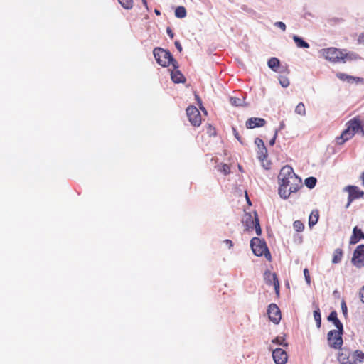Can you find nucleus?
Masks as SVG:
<instances>
[{"label": "nucleus", "mask_w": 364, "mask_h": 364, "mask_svg": "<svg viewBox=\"0 0 364 364\" xmlns=\"http://www.w3.org/2000/svg\"><path fill=\"white\" fill-rule=\"evenodd\" d=\"M156 62L163 67L172 65L176 69L178 68V62L173 58L170 51L161 48H156L153 51Z\"/></svg>", "instance_id": "obj_1"}, {"label": "nucleus", "mask_w": 364, "mask_h": 364, "mask_svg": "<svg viewBox=\"0 0 364 364\" xmlns=\"http://www.w3.org/2000/svg\"><path fill=\"white\" fill-rule=\"evenodd\" d=\"M301 187V183L297 184V181L287 179L279 181V195L281 198L287 199L291 193H295Z\"/></svg>", "instance_id": "obj_2"}, {"label": "nucleus", "mask_w": 364, "mask_h": 364, "mask_svg": "<svg viewBox=\"0 0 364 364\" xmlns=\"http://www.w3.org/2000/svg\"><path fill=\"white\" fill-rule=\"evenodd\" d=\"M250 246L253 253L256 256L264 255L267 259H271L270 252L266 242L258 237H253L250 241Z\"/></svg>", "instance_id": "obj_3"}, {"label": "nucleus", "mask_w": 364, "mask_h": 364, "mask_svg": "<svg viewBox=\"0 0 364 364\" xmlns=\"http://www.w3.org/2000/svg\"><path fill=\"white\" fill-rule=\"evenodd\" d=\"M242 223L246 226L247 230L255 228L256 234L259 236L262 234V229L259 225V220L257 213L254 212V216L250 213H245L242 220Z\"/></svg>", "instance_id": "obj_4"}, {"label": "nucleus", "mask_w": 364, "mask_h": 364, "mask_svg": "<svg viewBox=\"0 0 364 364\" xmlns=\"http://www.w3.org/2000/svg\"><path fill=\"white\" fill-rule=\"evenodd\" d=\"M343 328L339 330H331L327 335L328 345L335 349L341 348L343 344L342 335Z\"/></svg>", "instance_id": "obj_5"}, {"label": "nucleus", "mask_w": 364, "mask_h": 364, "mask_svg": "<svg viewBox=\"0 0 364 364\" xmlns=\"http://www.w3.org/2000/svg\"><path fill=\"white\" fill-rule=\"evenodd\" d=\"M341 364H364V353L360 350H355L348 357L341 355L338 358Z\"/></svg>", "instance_id": "obj_6"}, {"label": "nucleus", "mask_w": 364, "mask_h": 364, "mask_svg": "<svg viewBox=\"0 0 364 364\" xmlns=\"http://www.w3.org/2000/svg\"><path fill=\"white\" fill-rule=\"evenodd\" d=\"M320 53L326 60L333 63L341 62L342 58V50L336 48L321 49Z\"/></svg>", "instance_id": "obj_7"}, {"label": "nucleus", "mask_w": 364, "mask_h": 364, "mask_svg": "<svg viewBox=\"0 0 364 364\" xmlns=\"http://www.w3.org/2000/svg\"><path fill=\"white\" fill-rule=\"evenodd\" d=\"M287 179L296 181H297V184H299V183H301V178L295 174L293 168L288 165L284 166V167L282 168L278 176L279 182L284 181Z\"/></svg>", "instance_id": "obj_8"}, {"label": "nucleus", "mask_w": 364, "mask_h": 364, "mask_svg": "<svg viewBox=\"0 0 364 364\" xmlns=\"http://www.w3.org/2000/svg\"><path fill=\"white\" fill-rule=\"evenodd\" d=\"M186 114L192 125L198 127L201 123V115L198 109L193 105L186 109Z\"/></svg>", "instance_id": "obj_9"}, {"label": "nucleus", "mask_w": 364, "mask_h": 364, "mask_svg": "<svg viewBox=\"0 0 364 364\" xmlns=\"http://www.w3.org/2000/svg\"><path fill=\"white\" fill-rule=\"evenodd\" d=\"M352 263L358 268L364 267V245H359L354 250Z\"/></svg>", "instance_id": "obj_10"}, {"label": "nucleus", "mask_w": 364, "mask_h": 364, "mask_svg": "<svg viewBox=\"0 0 364 364\" xmlns=\"http://www.w3.org/2000/svg\"><path fill=\"white\" fill-rule=\"evenodd\" d=\"M345 190L348 192V202L346 207H348L353 200L363 198L364 196V191L360 190L355 186H348L345 188Z\"/></svg>", "instance_id": "obj_11"}, {"label": "nucleus", "mask_w": 364, "mask_h": 364, "mask_svg": "<svg viewBox=\"0 0 364 364\" xmlns=\"http://www.w3.org/2000/svg\"><path fill=\"white\" fill-rule=\"evenodd\" d=\"M267 314L271 321L274 323H279L281 320V312L275 304H271L268 306Z\"/></svg>", "instance_id": "obj_12"}, {"label": "nucleus", "mask_w": 364, "mask_h": 364, "mask_svg": "<svg viewBox=\"0 0 364 364\" xmlns=\"http://www.w3.org/2000/svg\"><path fill=\"white\" fill-rule=\"evenodd\" d=\"M272 357L276 364H285L287 361L286 351L279 348L272 351Z\"/></svg>", "instance_id": "obj_13"}, {"label": "nucleus", "mask_w": 364, "mask_h": 364, "mask_svg": "<svg viewBox=\"0 0 364 364\" xmlns=\"http://www.w3.org/2000/svg\"><path fill=\"white\" fill-rule=\"evenodd\" d=\"M255 144L257 145L259 151H258V155H259V159L260 161H264L267 157V149L264 145V143L262 139L259 138H256L255 139Z\"/></svg>", "instance_id": "obj_14"}, {"label": "nucleus", "mask_w": 364, "mask_h": 364, "mask_svg": "<svg viewBox=\"0 0 364 364\" xmlns=\"http://www.w3.org/2000/svg\"><path fill=\"white\" fill-rule=\"evenodd\" d=\"M266 121L262 118L251 117L247 120L246 127L247 129H254L263 127Z\"/></svg>", "instance_id": "obj_15"}, {"label": "nucleus", "mask_w": 364, "mask_h": 364, "mask_svg": "<svg viewBox=\"0 0 364 364\" xmlns=\"http://www.w3.org/2000/svg\"><path fill=\"white\" fill-rule=\"evenodd\" d=\"M353 136V132H352V131L347 126V128L342 132L341 136L336 138V143L339 145H341L347 140L351 139Z\"/></svg>", "instance_id": "obj_16"}, {"label": "nucleus", "mask_w": 364, "mask_h": 364, "mask_svg": "<svg viewBox=\"0 0 364 364\" xmlns=\"http://www.w3.org/2000/svg\"><path fill=\"white\" fill-rule=\"evenodd\" d=\"M347 126L355 134L356 133H359L360 129H361L362 124L358 117H354L348 122Z\"/></svg>", "instance_id": "obj_17"}, {"label": "nucleus", "mask_w": 364, "mask_h": 364, "mask_svg": "<svg viewBox=\"0 0 364 364\" xmlns=\"http://www.w3.org/2000/svg\"><path fill=\"white\" fill-rule=\"evenodd\" d=\"M360 239H364V233L363 231L355 226L353 230V234L350 237V243L356 244Z\"/></svg>", "instance_id": "obj_18"}, {"label": "nucleus", "mask_w": 364, "mask_h": 364, "mask_svg": "<svg viewBox=\"0 0 364 364\" xmlns=\"http://www.w3.org/2000/svg\"><path fill=\"white\" fill-rule=\"evenodd\" d=\"M171 77L174 83H183L186 80L184 75L177 68L171 73Z\"/></svg>", "instance_id": "obj_19"}, {"label": "nucleus", "mask_w": 364, "mask_h": 364, "mask_svg": "<svg viewBox=\"0 0 364 364\" xmlns=\"http://www.w3.org/2000/svg\"><path fill=\"white\" fill-rule=\"evenodd\" d=\"M328 320L329 321H331L334 324L335 327L337 329L341 330V329H342V328H343V323L338 318L336 311H331L328 316Z\"/></svg>", "instance_id": "obj_20"}, {"label": "nucleus", "mask_w": 364, "mask_h": 364, "mask_svg": "<svg viewBox=\"0 0 364 364\" xmlns=\"http://www.w3.org/2000/svg\"><path fill=\"white\" fill-rule=\"evenodd\" d=\"M358 58L359 55L355 53H346V50H342V58H341V62L346 63L348 61L358 60Z\"/></svg>", "instance_id": "obj_21"}, {"label": "nucleus", "mask_w": 364, "mask_h": 364, "mask_svg": "<svg viewBox=\"0 0 364 364\" xmlns=\"http://www.w3.org/2000/svg\"><path fill=\"white\" fill-rule=\"evenodd\" d=\"M293 40L298 48H309V44L305 41L301 37L294 35Z\"/></svg>", "instance_id": "obj_22"}, {"label": "nucleus", "mask_w": 364, "mask_h": 364, "mask_svg": "<svg viewBox=\"0 0 364 364\" xmlns=\"http://www.w3.org/2000/svg\"><path fill=\"white\" fill-rule=\"evenodd\" d=\"M267 65L271 70L277 72L280 66V61L277 58L272 57L268 60Z\"/></svg>", "instance_id": "obj_23"}, {"label": "nucleus", "mask_w": 364, "mask_h": 364, "mask_svg": "<svg viewBox=\"0 0 364 364\" xmlns=\"http://www.w3.org/2000/svg\"><path fill=\"white\" fill-rule=\"evenodd\" d=\"M318 212L317 210L312 211L309 218V225L312 227L315 225L318 220Z\"/></svg>", "instance_id": "obj_24"}, {"label": "nucleus", "mask_w": 364, "mask_h": 364, "mask_svg": "<svg viewBox=\"0 0 364 364\" xmlns=\"http://www.w3.org/2000/svg\"><path fill=\"white\" fill-rule=\"evenodd\" d=\"M343 256V251L340 248H337L333 252L332 263L337 264L341 262Z\"/></svg>", "instance_id": "obj_25"}, {"label": "nucleus", "mask_w": 364, "mask_h": 364, "mask_svg": "<svg viewBox=\"0 0 364 364\" xmlns=\"http://www.w3.org/2000/svg\"><path fill=\"white\" fill-rule=\"evenodd\" d=\"M316 178L315 177L311 176L305 179L304 184L307 188L312 189L316 186Z\"/></svg>", "instance_id": "obj_26"}, {"label": "nucleus", "mask_w": 364, "mask_h": 364, "mask_svg": "<svg viewBox=\"0 0 364 364\" xmlns=\"http://www.w3.org/2000/svg\"><path fill=\"white\" fill-rule=\"evenodd\" d=\"M175 16L178 18H183L186 16V10L184 6H179L175 10Z\"/></svg>", "instance_id": "obj_27"}, {"label": "nucleus", "mask_w": 364, "mask_h": 364, "mask_svg": "<svg viewBox=\"0 0 364 364\" xmlns=\"http://www.w3.org/2000/svg\"><path fill=\"white\" fill-rule=\"evenodd\" d=\"M314 319L316 323V326L318 328H319L321 327V315L320 309L318 307H317L314 311Z\"/></svg>", "instance_id": "obj_28"}, {"label": "nucleus", "mask_w": 364, "mask_h": 364, "mask_svg": "<svg viewBox=\"0 0 364 364\" xmlns=\"http://www.w3.org/2000/svg\"><path fill=\"white\" fill-rule=\"evenodd\" d=\"M336 77L338 79H340L341 80L346 81L348 83H350L351 80H354L353 79V76L348 75H347L346 73H336Z\"/></svg>", "instance_id": "obj_29"}, {"label": "nucleus", "mask_w": 364, "mask_h": 364, "mask_svg": "<svg viewBox=\"0 0 364 364\" xmlns=\"http://www.w3.org/2000/svg\"><path fill=\"white\" fill-rule=\"evenodd\" d=\"M272 343L283 347H287L288 343L285 341V338L283 336H277L272 340Z\"/></svg>", "instance_id": "obj_30"}, {"label": "nucleus", "mask_w": 364, "mask_h": 364, "mask_svg": "<svg viewBox=\"0 0 364 364\" xmlns=\"http://www.w3.org/2000/svg\"><path fill=\"white\" fill-rule=\"evenodd\" d=\"M264 279L268 284H273V278L277 277L275 273H271L269 271L264 272Z\"/></svg>", "instance_id": "obj_31"}, {"label": "nucleus", "mask_w": 364, "mask_h": 364, "mask_svg": "<svg viewBox=\"0 0 364 364\" xmlns=\"http://www.w3.org/2000/svg\"><path fill=\"white\" fill-rule=\"evenodd\" d=\"M295 112L299 115L304 116L306 114V109L304 103L300 102L295 108Z\"/></svg>", "instance_id": "obj_32"}, {"label": "nucleus", "mask_w": 364, "mask_h": 364, "mask_svg": "<svg viewBox=\"0 0 364 364\" xmlns=\"http://www.w3.org/2000/svg\"><path fill=\"white\" fill-rule=\"evenodd\" d=\"M121 6L125 9H130L133 6L132 0H118Z\"/></svg>", "instance_id": "obj_33"}, {"label": "nucleus", "mask_w": 364, "mask_h": 364, "mask_svg": "<svg viewBox=\"0 0 364 364\" xmlns=\"http://www.w3.org/2000/svg\"><path fill=\"white\" fill-rule=\"evenodd\" d=\"M230 102L231 105H232L242 106V103L244 102V99L231 97L230 99Z\"/></svg>", "instance_id": "obj_34"}, {"label": "nucleus", "mask_w": 364, "mask_h": 364, "mask_svg": "<svg viewBox=\"0 0 364 364\" xmlns=\"http://www.w3.org/2000/svg\"><path fill=\"white\" fill-rule=\"evenodd\" d=\"M279 82L282 87H287L289 85V80L286 76H279Z\"/></svg>", "instance_id": "obj_35"}, {"label": "nucleus", "mask_w": 364, "mask_h": 364, "mask_svg": "<svg viewBox=\"0 0 364 364\" xmlns=\"http://www.w3.org/2000/svg\"><path fill=\"white\" fill-rule=\"evenodd\" d=\"M294 228L297 232H301L304 230V225L300 220H296L293 223Z\"/></svg>", "instance_id": "obj_36"}, {"label": "nucleus", "mask_w": 364, "mask_h": 364, "mask_svg": "<svg viewBox=\"0 0 364 364\" xmlns=\"http://www.w3.org/2000/svg\"><path fill=\"white\" fill-rule=\"evenodd\" d=\"M219 171L222 172L224 175H228L230 173V168L229 165L223 164L221 166V168L219 169Z\"/></svg>", "instance_id": "obj_37"}, {"label": "nucleus", "mask_w": 364, "mask_h": 364, "mask_svg": "<svg viewBox=\"0 0 364 364\" xmlns=\"http://www.w3.org/2000/svg\"><path fill=\"white\" fill-rule=\"evenodd\" d=\"M272 285L274 287L275 293L277 295H279V283L277 277H274V278H273V284Z\"/></svg>", "instance_id": "obj_38"}, {"label": "nucleus", "mask_w": 364, "mask_h": 364, "mask_svg": "<svg viewBox=\"0 0 364 364\" xmlns=\"http://www.w3.org/2000/svg\"><path fill=\"white\" fill-rule=\"evenodd\" d=\"M304 275L305 281H306V284L308 285H310L311 284V277H310L308 269L305 268L304 269Z\"/></svg>", "instance_id": "obj_39"}, {"label": "nucleus", "mask_w": 364, "mask_h": 364, "mask_svg": "<svg viewBox=\"0 0 364 364\" xmlns=\"http://www.w3.org/2000/svg\"><path fill=\"white\" fill-rule=\"evenodd\" d=\"M274 26L279 28L282 31H285L287 26L284 22L277 21L274 23Z\"/></svg>", "instance_id": "obj_40"}, {"label": "nucleus", "mask_w": 364, "mask_h": 364, "mask_svg": "<svg viewBox=\"0 0 364 364\" xmlns=\"http://www.w3.org/2000/svg\"><path fill=\"white\" fill-rule=\"evenodd\" d=\"M353 79L354 80H351L350 84H353L354 82L356 84H358V83L364 84V78L353 76Z\"/></svg>", "instance_id": "obj_41"}, {"label": "nucleus", "mask_w": 364, "mask_h": 364, "mask_svg": "<svg viewBox=\"0 0 364 364\" xmlns=\"http://www.w3.org/2000/svg\"><path fill=\"white\" fill-rule=\"evenodd\" d=\"M341 311H342L343 314L345 316H346L347 314H348V308H347L346 304L344 301V300H343L341 302Z\"/></svg>", "instance_id": "obj_42"}, {"label": "nucleus", "mask_w": 364, "mask_h": 364, "mask_svg": "<svg viewBox=\"0 0 364 364\" xmlns=\"http://www.w3.org/2000/svg\"><path fill=\"white\" fill-rule=\"evenodd\" d=\"M232 132H233L234 136L240 141V143L243 144L241 136H240L239 133L237 132L235 128L232 127Z\"/></svg>", "instance_id": "obj_43"}, {"label": "nucleus", "mask_w": 364, "mask_h": 364, "mask_svg": "<svg viewBox=\"0 0 364 364\" xmlns=\"http://www.w3.org/2000/svg\"><path fill=\"white\" fill-rule=\"evenodd\" d=\"M277 134H278V129H275L274 134L272 139L269 141L270 146H273L275 144V141H276Z\"/></svg>", "instance_id": "obj_44"}, {"label": "nucleus", "mask_w": 364, "mask_h": 364, "mask_svg": "<svg viewBox=\"0 0 364 364\" xmlns=\"http://www.w3.org/2000/svg\"><path fill=\"white\" fill-rule=\"evenodd\" d=\"M174 44H175V46H176V49H177L179 52H181V51H182V46H181V45L180 42H179V41H175V43H174Z\"/></svg>", "instance_id": "obj_45"}, {"label": "nucleus", "mask_w": 364, "mask_h": 364, "mask_svg": "<svg viewBox=\"0 0 364 364\" xmlns=\"http://www.w3.org/2000/svg\"><path fill=\"white\" fill-rule=\"evenodd\" d=\"M166 33H167L168 36L171 38H173V36H174V33H173V32L172 31V30H171L169 27H168V28H166Z\"/></svg>", "instance_id": "obj_46"}, {"label": "nucleus", "mask_w": 364, "mask_h": 364, "mask_svg": "<svg viewBox=\"0 0 364 364\" xmlns=\"http://www.w3.org/2000/svg\"><path fill=\"white\" fill-rule=\"evenodd\" d=\"M358 41L360 44L364 45V32L359 36Z\"/></svg>", "instance_id": "obj_47"}, {"label": "nucleus", "mask_w": 364, "mask_h": 364, "mask_svg": "<svg viewBox=\"0 0 364 364\" xmlns=\"http://www.w3.org/2000/svg\"><path fill=\"white\" fill-rule=\"evenodd\" d=\"M360 296L361 301L364 303V287L362 288V289L360 292Z\"/></svg>", "instance_id": "obj_48"}, {"label": "nucleus", "mask_w": 364, "mask_h": 364, "mask_svg": "<svg viewBox=\"0 0 364 364\" xmlns=\"http://www.w3.org/2000/svg\"><path fill=\"white\" fill-rule=\"evenodd\" d=\"M224 242H225L227 245H228L229 247H231L233 245L232 242L230 240H228V239L225 240L224 241Z\"/></svg>", "instance_id": "obj_49"}, {"label": "nucleus", "mask_w": 364, "mask_h": 364, "mask_svg": "<svg viewBox=\"0 0 364 364\" xmlns=\"http://www.w3.org/2000/svg\"><path fill=\"white\" fill-rule=\"evenodd\" d=\"M284 128V122H281L278 131L281 130V129H283Z\"/></svg>", "instance_id": "obj_50"}, {"label": "nucleus", "mask_w": 364, "mask_h": 364, "mask_svg": "<svg viewBox=\"0 0 364 364\" xmlns=\"http://www.w3.org/2000/svg\"><path fill=\"white\" fill-rule=\"evenodd\" d=\"M142 3H143L144 6L146 7V9L147 10H149L148 4H147V1H146V0H142Z\"/></svg>", "instance_id": "obj_51"}, {"label": "nucleus", "mask_w": 364, "mask_h": 364, "mask_svg": "<svg viewBox=\"0 0 364 364\" xmlns=\"http://www.w3.org/2000/svg\"><path fill=\"white\" fill-rule=\"evenodd\" d=\"M210 130H212V127H211V126H210ZM215 129H213V131H210V136H211V135H215Z\"/></svg>", "instance_id": "obj_52"}, {"label": "nucleus", "mask_w": 364, "mask_h": 364, "mask_svg": "<svg viewBox=\"0 0 364 364\" xmlns=\"http://www.w3.org/2000/svg\"><path fill=\"white\" fill-rule=\"evenodd\" d=\"M210 130H212V127H211V126H210ZM215 129H213V131H210V136H211V135H215Z\"/></svg>", "instance_id": "obj_53"}, {"label": "nucleus", "mask_w": 364, "mask_h": 364, "mask_svg": "<svg viewBox=\"0 0 364 364\" xmlns=\"http://www.w3.org/2000/svg\"><path fill=\"white\" fill-rule=\"evenodd\" d=\"M359 133H360L362 136H364V129L363 127H361V129H360Z\"/></svg>", "instance_id": "obj_54"}, {"label": "nucleus", "mask_w": 364, "mask_h": 364, "mask_svg": "<svg viewBox=\"0 0 364 364\" xmlns=\"http://www.w3.org/2000/svg\"><path fill=\"white\" fill-rule=\"evenodd\" d=\"M154 12H155V14H156V15H160V14H161L160 11H159V10H158V9H155V10H154Z\"/></svg>", "instance_id": "obj_55"}, {"label": "nucleus", "mask_w": 364, "mask_h": 364, "mask_svg": "<svg viewBox=\"0 0 364 364\" xmlns=\"http://www.w3.org/2000/svg\"><path fill=\"white\" fill-rule=\"evenodd\" d=\"M196 99H197L198 102L200 104H201V100H200V99L199 98V97H198L197 95H196Z\"/></svg>", "instance_id": "obj_56"}, {"label": "nucleus", "mask_w": 364, "mask_h": 364, "mask_svg": "<svg viewBox=\"0 0 364 364\" xmlns=\"http://www.w3.org/2000/svg\"><path fill=\"white\" fill-rule=\"evenodd\" d=\"M363 185L364 186V172L362 174Z\"/></svg>", "instance_id": "obj_57"}, {"label": "nucleus", "mask_w": 364, "mask_h": 364, "mask_svg": "<svg viewBox=\"0 0 364 364\" xmlns=\"http://www.w3.org/2000/svg\"><path fill=\"white\" fill-rule=\"evenodd\" d=\"M200 109H201L203 112H206V110H205V107H200Z\"/></svg>", "instance_id": "obj_58"}, {"label": "nucleus", "mask_w": 364, "mask_h": 364, "mask_svg": "<svg viewBox=\"0 0 364 364\" xmlns=\"http://www.w3.org/2000/svg\"><path fill=\"white\" fill-rule=\"evenodd\" d=\"M239 169L241 171L242 170V168L240 166H239Z\"/></svg>", "instance_id": "obj_59"}]
</instances>
